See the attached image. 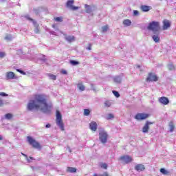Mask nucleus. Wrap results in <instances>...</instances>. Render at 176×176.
I'll use <instances>...</instances> for the list:
<instances>
[{"instance_id": "nucleus-1", "label": "nucleus", "mask_w": 176, "mask_h": 176, "mask_svg": "<svg viewBox=\"0 0 176 176\" xmlns=\"http://www.w3.org/2000/svg\"><path fill=\"white\" fill-rule=\"evenodd\" d=\"M28 111L38 109L43 113H50L52 112V105L47 104V100L45 95H36L34 100L29 101L27 106Z\"/></svg>"}, {"instance_id": "nucleus-2", "label": "nucleus", "mask_w": 176, "mask_h": 176, "mask_svg": "<svg viewBox=\"0 0 176 176\" xmlns=\"http://www.w3.org/2000/svg\"><path fill=\"white\" fill-rule=\"evenodd\" d=\"M147 30L148 31H152L153 34H156L160 32V23L158 21H153L148 23L147 26Z\"/></svg>"}, {"instance_id": "nucleus-3", "label": "nucleus", "mask_w": 176, "mask_h": 176, "mask_svg": "<svg viewBox=\"0 0 176 176\" xmlns=\"http://www.w3.org/2000/svg\"><path fill=\"white\" fill-rule=\"evenodd\" d=\"M56 124L60 129L61 131H64L65 130L64 122H63V116L60 111H56Z\"/></svg>"}, {"instance_id": "nucleus-4", "label": "nucleus", "mask_w": 176, "mask_h": 176, "mask_svg": "<svg viewBox=\"0 0 176 176\" xmlns=\"http://www.w3.org/2000/svg\"><path fill=\"white\" fill-rule=\"evenodd\" d=\"M99 140L102 144H107L108 141V133L105 131L99 132Z\"/></svg>"}, {"instance_id": "nucleus-5", "label": "nucleus", "mask_w": 176, "mask_h": 176, "mask_svg": "<svg viewBox=\"0 0 176 176\" xmlns=\"http://www.w3.org/2000/svg\"><path fill=\"white\" fill-rule=\"evenodd\" d=\"M28 141L33 148H35V149H41V144L39 142H36L34 138H31L30 136H28Z\"/></svg>"}, {"instance_id": "nucleus-6", "label": "nucleus", "mask_w": 176, "mask_h": 176, "mask_svg": "<svg viewBox=\"0 0 176 176\" xmlns=\"http://www.w3.org/2000/svg\"><path fill=\"white\" fill-rule=\"evenodd\" d=\"M74 0H68L66 6L69 9H71V10H78L79 9V7L74 6Z\"/></svg>"}, {"instance_id": "nucleus-7", "label": "nucleus", "mask_w": 176, "mask_h": 176, "mask_svg": "<svg viewBox=\"0 0 176 176\" xmlns=\"http://www.w3.org/2000/svg\"><path fill=\"white\" fill-rule=\"evenodd\" d=\"M120 160H122V163H124L125 164H129V163L133 162V158L129 155H124L120 157Z\"/></svg>"}, {"instance_id": "nucleus-8", "label": "nucleus", "mask_w": 176, "mask_h": 176, "mask_svg": "<svg viewBox=\"0 0 176 176\" xmlns=\"http://www.w3.org/2000/svg\"><path fill=\"white\" fill-rule=\"evenodd\" d=\"M148 115L143 113H139L135 115V119L136 120H144V119L148 118Z\"/></svg>"}, {"instance_id": "nucleus-9", "label": "nucleus", "mask_w": 176, "mask_h": 176, "mask_svg": "<svg viewBox=\"0 0 176 176\" xmlns=\"http://www.w3.org/2000/svg\"><path fill=\"white\" fill-rule=\"evenodd\" d=\"M157 76L152 73H149L146 78L147 82H157Z\"/></svg>"}, {"instance_id": "nucleus-10", "label": "nucleus", "mask_w": 176, "mask_h": 176, "mask_svg": "<svg viewBox=\"0 0 176 176\" xmlns=\"http://www.w3.org/2000/svg\"><path fill=\"white\" fill-rule=\"evenodd\" d=\"M152 39L154 41L155 43H159L160 42V32H157V33H153Z\"/></svg>"}, {"instance_id": "nucleus-11", "label": "nucleus", "mask_w": 176, "mask_h": 176, "mask_svg": "<svg viewBox=\"0 0 176 176\" xmlns=\"http://www.w3.org/2000/svg\"><path fill=\"white\" fill-rule=\"evenodd\" d=\"M170 27H171V23H170L169 20L164 19L163 21V27L162 29L164 31H166V30L169 29Z\"/></svg>"}, {"instance_id": "nucleus-12", "label": "nucleus", "mask_w": 176, "mask_h": 176, "mask_svg": "<svg viewBox=\"0 0 176 176\" xmlns=\"http://www.w3.org/2000/svg\"><path fill=\"white\" fill-rule=\"evenodd\" d=\"M151 124H153V122L146 121L144 126L142 128V133H148L149 130V126H151Z\"/></svg>"}, {"instance_id": "nucleus-13", "label": "nucleus", "mask_w": 176, "mask_h": 176, "mask_svg": "<svg viewBox=\"0 0 176 176\" xmlns=\"http://www.w3.org/2000/svg\"><path fill=\"white\" fill-rule=\"evenodd\" d=\"M6 79H8V80H9V79H16L17 78V77L16 76L14 73H13L12 72H7L6 74Z\"/></svg>"}, {"instance_id": "nucleus-14", "label": "nucleus", "mask_w": 176, "mask_h": 176, "mask_svg": "<svg viewBox=\"0 0 176 176\" xmlns=\"http://www.w3.org/2000/svg\"><path fill=\"white\" fill-rule=\"evenodd\" d=\"M159 102L164 105H167L168 104H169L170 100L168 99V98L162 96L159 99Z\"/></svg>"}, {"instance_id": "nucleus-15", "label": "nucleus", "mask_w": 176, "mask_h": 176, "mask_svg": "<svg viewBox=\"0 0 176 176\" xmlns=\"http://www.w3.org/2000/svg\"><path fill=\"white\" fill-rule=\"evenodd\" d=\"M85 8L86 13H91V12H93V10H96V8L94 6L91 7L87 4L85 5Z\"/></svg>"}, {"instance_id": "nucleus-16", "label": "nucleus", "mask_w": 176, "mask_h": 176, "mask_svg": "<svg viewBox=\"0 0 176 176\" xmlns=\"http://www.w3.org/2000/svg\"><path fill=\"white\" fill-rule=\"evenodd\" d=\"M135 170L138 171V173H141V171H144V170H145V166L142 164H138L135 166Z\"/></svg>"}, {"instance_id": "nucleus-17", "label": "nucleus", "mask_w": 176, "mask_h": 176, "mask_svg": "<svg viewBox=\"0 0 176 176\" xmlns=\"http://www.w3.org/2000/svg\"><path fill=\"white\" fill-rule=\"evenodd\" d=\"M89 128L92 131H97V122H91L89 124Z\"/></svg>"}, {"instance_id": "nucleus-18", "label": "nucleus", "mask_w": 176, "mask_h": 176, "mask_svg": "<svg viewBox=\"0 0 176 176\" xmlns=\"http://www.w3.org/2000/svg\"><path fill=\"white\" fill-rule=\"evenodd\" d=\"M122 78H123V74L114 77L113 80L116 83H121Z\"/></svg>"}, {"instance_id": "nucleus-19", "label": "nucleus", "mask_w": 176, "mask_h": 176, "mask_svg": "<svg viewBox=\"0 0 176 176\" xmlns=\"http://www.w3.org/2000/svg\"><path fill=\"white\" fill-rule=\"evenodd\" d=\"M65 41L71 43V42H74L75 41V36H65Z\"/></svg>"}, {"instance_id": "nucleus-20", "label": "nucleus", "mask_w": 176, "mask_h": 176, "mask_svg": "<svg viewBox=\"0 0 176 176\" xmlns=\"http://www.w3.org/2000/svg\"><path fill=\"white\" fill-rule=\"evenodd\" d=\"M140 9L142 12H149L151 10V6H141Z\"/></svg>"}, {"instance_id": "nucleus-21", "label": "nucleus", "mask_w": 176, "mask_h": 176, "mask_svg": "<svg viewBox=\"0 0 176 176\" xmlns=\"http://www.w3.org/2000/svg\"><path fill=\"white\" fill-rule=\"evenodd\" d=\"M122 23L126 27H130V25H131V21H130V19H125L123 21Z\"/></svg>"}, {"instance_id": "nucleus-22", "label": "nucleus", "mask_w": 176, "mask_h": 176, "mask_svg": "<svg viewBox=\"0 0 176 176\" xmlns=\"http://www.w3.org/2000/svg\"><path fill=\"white\" fill-rule=\"evenodd\" d=\"M25 19H27L28 20H30V21H32L33 24H34V27H38L39 25H38V23H36V21H35L34 19H31L30 17V16L27 15L25 16Z\"/></svg>"}, {"instance_id": "nucleus-23", "label": "nucleus", "mask_w": 176, "mask_h": 176, "mask_svg": "<svg viewBox=\"0 0 176 176\" xmlns=\"http://www.w3.org/2000/svg\"><path fill=\"white\" fill-rule=\"evenodd\" d=\"M77 87H78V89H79V90H80V91H85V90L86 89L85 85H83V84H82V83H78L77 85Z\"/></svg>"}, {"instance_id": "nucleus-24", "label": "nucleus", "mask_w": 176, "mask_h": 176, "mask_svg": "<svg viewBox=\"0 0 176 176\" xmlns=\"http://www.w3.org/2000/svg\"><path fill=\"white\" fill-rule=\"evenodd\" d=\"M47 75L50 79H52V80H56V79H57V76L54 74H47Z\"/></svg>"}, {"instance_id": "nucleus-25", "label": "nucleus", "mask_w": 176, "mask_h": 176, "mask_svg": "<svg viewBox=\"0 0 176 176\" xmlns=\"http://www.w3.org/2000/svg\"><path fill=\"white\" fill-rule=\"evenodd\" d=\"M67 171L68 173H76V168L74 167H67Z\"/></svg>"}, {"instance_id": "nucleus-26", "label": "nucleus", "mask_w": 176, "mask_h": 176, "mask_svg": "<svg viewBox=\"0 0 176 176\" xmlns=\"http://www.w3.org/2000/svg\"><path fill=\"white\" fill-rule=\"evenodd\" d=\"M169 129L170 133H173V131H174V129H175V126H174V124L172 122L169 123Z\"/></svg>"}, {"instance_id": "nucleus-27", "label": "nucleus", "mask_w": 176, "mask_h": 176, "mask_svg": "<svg viewBox=\"0 0 176 176\" xmlns=\"http://www.w3.org/2000/svg\"><path fill=\"white\" fill-rule=\"evenodd\" d=\"M38 58L39 60H41V61H43V63H46V61L47 60V59L46 58V56L45 55H41Z\"/></svg>"}, {"instance_id": "nucleus-28", "label": "nucleus", "mask_w": 176, "mask_h": 176, "mask_svg": "<svg viewBox=\"0 0 176 176\" xmlns=\"http://www.w3.org/2000/svg\"><path fill=\"white\" fill-rule=\"evenodd\" d=\"M111 105H112V102H111L109 100H107L104 102V107H106L107 108H109V107H111Z\"/></svg>"}, {"instance_id": "nucleus-29", "label": "nucleus", "mask_w": 176, "mask_h": 176, "mask_svg": "<svg viewBox=\"0 0 176 176\" xmlns=\"http://www.w3.org/2000/svg\"><path fill=\"white\" fill-rule=\"evenodd\" d=\"M13 118V115L12 113H7L5 115V118L7 119L8 120H10V119H12Z\"/></svg>"}, {"instance_id": "nucleus-30", "label": "nucleus", "mask_w": 176, "mask_h": 176, "mask_svg": "<svg viewBox=\"0 0 176 176\" xmlns=\"http://www.w3.org/2000/svg\"><path fill=\"white\" fill-rule=\"evenodd\" d=\"M115 118V116H113V114L112 113H109L107 117H106V119L107 120H111V119H113Z\"/></svg>"}, {"instance_id": "nucleus-31", "label": "nucleus", "mask_w": 176, "mask_h": 176, "mask_svg": "<svg viewBox=\"0 0 176 176\" xmlns=\"http://www.w3.org/2000/svg\"><path fill=\"white\" fill-rule=\"evenodd\" d=\"M69 63H70L72 65H79V62L77 61V60H72L69 61Z\"/></svg>"}, {"instance_id": "nucleus-32", "label": "nucleus", "mask_w": 176, "mask_h": 176, "mask_svg": "<svg viewBox=\"0 0 176 176\" xmlns=\"http://www.w3.org/2000/svg\"><path fill=\"white\" fill-rule=\"evenodd\" d=\"M55 21H57L58 23H62L63 21V16H58L54 18Z\"/></svg>"}, {"instance_id": "nucleus-33", "label": "nucleus", "mask_w": 176, "mask_h": 176, "mask_svg": "<svg viewBox=\"0 0 176 176\" xmlns=\"http://www.w3.org/2000/svg\"><path fill=\"white\" fill-rule=\"evenodd\" d=\"M6 41H12L13 39V36H12V34H8L5 37Z\"/></svg>"}, {"instance_id": "nucleus-34", "label": "nucleus", "mask_w": 176, "mask_h": 176, "mask_svg": "<svg viewBox=\"0 0 176 176\" xmlns=\"http://www.w3.org/2000/svg\"><path fill=\"white\" fill-rule=\"evenodd\" d=\"M89 115H90V110H89L88 109H84V116H89Z\"/></svg>"}, {"instance_id": "nucleus-35", "label": "nucleus", "mask_w": 176, "mask_h": 176, "mask_svg": "<svg viewBox=\"0 0 176 176\" xmlns=\"http://www.w3.org/2000/svg\"><path fill=\"white\" fill-rule=\"evenodd\" d=\"M31 168H32L33 171H39V170L42 168V166H36V167L32 166Z\"/></svg>"}, {"instance_id": "nucleus-36", "label": "nucleus", "mask_w": 176, "mask_h": 176, "mask_svg": "<svg viewBox=\"0 0 176 176\" xmlns=\"http://www.w3.org/2000/svg\"><path fill=\"white\" fill-rule=\"evenodd\" d=\"M102 32H107L108 31V25H104L102 27Z\"/></svg>"}, {"instance_id": "nucleus-37", "label": "nucleus", "mask_w": 176, "mask_h": 176, "mask_svg": "<svg viewBox=\"0 0 176 176\" xmlns=\"http://www.w3.org/2000/svg\"><path fill=\"white\" fill-rule=\"evenodd\" d=\"M168 69H169V71H173L175 69V67L173 65V64L168 65Z\"/></svg>"}, {"instance_id": "nucleus-38", "label": "nucleus", "mask_w": 176, "mask_h": 176, "mask_svg": "<svg viewBox=\"0 0 176 176\" xmlns=\"http://www.w3.org/2000/svg\"><path fill=\"white\" fill-rule=\"evenodd\" d=\"M113 94H114L115 97H117V98H119V97H120V94L116 91H113Z\"/></svg>"}, {"instance_id": "nucleus-39", "label": "nucleus", "mask_w": 176, "mask_h": 176, "mask_svg": "<svg viewBox=\"0 0 176 176\" xmlns=\"http://www.w3.org/2000/svg\"><path fill=\"white\" fill-rule=\"evenodd\" d=\"M34 32L35 34H39V25L38 26H34Z\"/></svg>"}, {"instance_id": "nucleus-40", "label": "nucleus", "mask_w": 176, "mask_h": 176, "mask_svg": "<svg viewBox=\"0 0 176 176\" xmlns=\"http://www.w3.org/2000/svg\"><path fill=\"white\" fill-rule=\"evenodd\" d=\"M101 168H104L105 170H107V168H108V165L106 163L102 164H101Z\"/></svg>"}, {"instance_id": "nucleus-41", "label": "nucleus", "mask_w": 176, "mask_h": 176, "mask_svg": "<svg viewBox=\"0 0 176 176\" xmlns=\"http://www.w3.org/2000/svg\"><path fill=\"white\" fill-rule=\"evenodd\" d=\"M21 155L25 157L28 163H30V159L28 158V156L23 153H21Z\"/></svg>"}, {"instance_id": "nucleus-42", "label": "nucleus", "mask_w": 176, "mask_h": 176, "mask_svg": "<svg viewBox=\"0 0 176 176\" xmlns=\"http://www.w3.org/2000/svg\"><path fill=\"white\" fill-rule=\"evenodd\" d=\"M94 176H109L108 173H104L102 175H97V174H94Z\"/></svg>"}, {"instance_id": "nucleus-43", "label": "nucleus", "mask_w": 176, "mask_h": 176, "mask_svg": "<svg viewBox=\"0 0 176 176\" xmlns=\"http://www.w3.org/2000/svg\"><path fill=\"white\" fill-rule=\"evenodd\" d=\"M133 16H140V12L138 10H133Z\"/></svg>"}, {"instance_id": "nucleus-44", "label": "nucleus", "mask_w": 176, "mask_h": 176, "mask_svg": "<svg viewBox=\"0 0 176 176\" xmlns=\"http://www.w3.org/2000/svg\"><path fill=\"white\" fill-rule=\"evenodd\" d=\"M16 71H17V72H19V74H22V75H25V72H24V71H23L20 69H17Z\"/></svg>"}, {"instance_id": "nucleus-45", "label": "nucleus", "mask_w": 176, "mask_h": 176, "mask_svg": "<svg viewBox=\"0 0 176 176\" xmlns=\"http://www.w3.org/2000/svg\"><path fill=\"white\" fill-rule=\"evenodd\" d=\"M0 96H1V97H8V95L5 92H0Z\"/></svg>"}, {"instance_id": "nucleus-46", "label": "nucleus", "mask_w": 176, "mask_h": 176, "mask_svg": "<svg viewBox=\"0 0 176 176\" xmlns=\"http://www.w3.org/2000/svg\"><path fill=\"white\" fill-rule=\"evenodd\" d=\"M160 173H162V174L166 175V174H167V170H166V169H164V168H161L160 169Z\"/></svg>"}, {"instance_id": "nucleus-47", "label": "nucleus", "mask_w": 176, "mask_h": 176, "mask_svg": "<svg viewBox=\"0 0 176 176\" xmlns=\"http://www.w3.org/2000/svg\"><path fill=\"white\" fill-rule=\"evenodd\" d=\"M33 12H34L35 14H39V9L34 8Z\"/></svg>"}, {"instance_id": "nucleus-48", "label": "nucleus", "mask_w": 176, "mask_h": 176, "mask_svg": "<svg viewBox=\"0 0 176 176\" xmlns=\"http://www.w3.org/2000/svg\"><path fill=\"white\" fill-rule=\"evenodd\" d=\"M5 56H6L5 52H0V58H3V57H5Z\"/></svg>"}, {"instance_id": "nucleus-49", "label": "nucleus", "mask_w": 176, "mask_h": 176, "mask_svg": "<svg viewBox=\"0 0 176 176\" xmlns=\"http://www.w3.org/2000/svg\"><path fill=\"white\" fill-rule=\"evenodd\" d=\"M91 90H93L94 91H96V87H94V85L91 84Z\"/></svg>"}, {"instance_id": "nucleus-50", "label": "nucleus", "mask_w": 176, "mask_h": 176, "mask_svg": "<svg viewBox=\"0 0 176 176\" xmlns=\"http://www.w3.org/2000/svg\"><path fill=\"white\" fill-rule=\"evenodd\" d=\"M87 50H91V44H89V46L87 47Z\"/></svg>"}, {"instance_id": "nucleus-51", "label": "nucleus", "mask_w": 176, "mask_h": 176, "mask_svg": "<svg viewBox=\"0 0 176 176\" xmlns=\"http://www.w3.org/2000/svg\"><path fill=\"white\" fill-rule=\"evenodd\" d=\"M61 74H63V75H67V71L66 70H61Z\"/></svg>"}, {"instance_id": "nucleus-52", "label": "nucleus", "mask_w": 176, "mask_h": 176, "mask_svg": "<svg viewBox=\"0 0 176 176\" xmlns=\"http://www.w3.org/2000/svg\"><path fill=\"white\" fill-rule=\"evenodd\" d=\"M28 159L30 160V163H31L32 160H35V159L34 157H29Z\"/></svg>"}, {"instance_id": "nucleus-53", "label": "nucleus", "mask_w": 176, "mask_h": 176, "mask_svg": "<svg viewBox=\"0 0 176 176\" xmlns=\"http://www.w3.org/2000/svg\"><path fill=\"white\" fill-rule=\"evenodd\" d=\"M51 126L52 125H50V124H47L45 125V127H46V129H50Z\"/></svg>"}, {"instance_id": "nucleus-54", "label": "nucleus", "mask_w": 176, "mask_h": 176, "mask_svg": "<svg viewBox=\"0 0 176 176\" xmlns=\"http://www.w3.org/2000/svg\"><path fill=\"white\" fill-rule=\"evenodd\" d=\"M1 105H3V101H2V100H1V98H0V107Z\"/></svg>"}, {"instance_id": "nucleus-55", "label": "nucleus", "mask_w": 176, "mask_h": 176, "mask_svg": "<svg viewBox=\"0 0 176 176\" xmlns=\"http://www.w3.org/2000/svg\"><path fill=\"white\" fill-rule=\"evenodd\" d=\"M2 140H3V138L1 135H0V141H2Z\"/></svg>"}, {"instance_id": "nucleus-56", "label": "nucleus", "mask_w": 176, "mask_h": 176, "mask_svg": "<svg viewBox=\"0 0 176 176\" xmlns=\"http://www.w3.org/2000/svg\"><path fill=\"white\" fill-rule=\"evenodd\" d=\"M53 28H56V25H52Z\"/></svg>"}, {"instance_id": "nucleus-57", "label": "nucleus", "mask_w": 176, "mask_h": 176, "mask_svg": "<svg viewBox=\"0 0 176 176\" xmlns=\"http://www.w3.org/2000/svg\"><path fill=\"white\" fill-rule=\"evenodd\" d=\"M51 34H52V35H54V32H51Z\"/></svg>"}, {"instance_id": "nucleus-58", "label": "nucleus", "mask_w": 176, "mask_h": 176, "mask_svg": "<svg viewBox=\"0 0 176 176\" xmlns=\"http://www.w3.org/2000/svg\"><path fill=\"white\" fill-rule=\"evenodd\" d=\"M68 151H69V152H71V148H69Z\"/></svg>"}, {"instance_id": "nucleus-59", "label": "nucleus", "mask_w": 176, "mask_h": 176, "mask_svg": "<svg viewBox=\"0 0 176 176\" xmlns=\"http://www.w3.org/2000/svg\"><path fill=\"white\" fill-rule=\"evenodd\" d=\"M137 68H140V65H138V66H137Z\"/></svg>"}, {"instance_id": "nucleus-60", "label": "nucleus", "mask_w": 176, "mask_h": 176, "mask_svg": "<svg viewBox=\"0 0 176 176\" xmlns=\"http://www.w3.org/2000/svg\"><path fill=\"white\" fill-rule=\"evenodd\" d=\"M1 1H5V0H1Z\"/></svg>"}]
</instances>
